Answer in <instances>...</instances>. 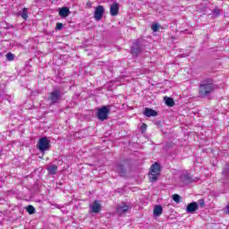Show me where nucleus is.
<instances>
[{
  "mask_svg": "<svg viewBox=\"0 0 229 229\" xmlns=\"http://www.w3.org/2000/svg\"><path fill=\"white\" fill-rule=\"evenodd\" d=\"M214 90H216V85H214L212 79H205L200 82L199 87V96L200 98H207V96H210Z\"/></svg>",
  "mask_w": 229,
  "mask_h": 229,
  "instance_id": "obj_1",
  "label": "nucleus"
},
{
  "mask_svg": "<svg viewBox=\"0 0 229 229\" xmlns=\"http://www.w3.org/2000/svg\"><path fill=\"white\" fill-rule=\"evenodd\" d=\"M148 176L151 182H155L158 180V176H160V165L158 163L156 162L150 166Z\"/></svg>",
  "mask_w": 229,
  "mask_h": 229,
  "instance_id": "obj_2",
  "label": "nucleus"
},
{
  "mask_svg": "<svg viewBox=\"0 0 229 229\" xmlns=\"http://www.w3.org/2000/svg\"><path fill=\"white\" fill-rule=\"evenodd\" d=\"M144 49V42L142 40H137L133 43L132 47L131 49V55L134 58H137L140 53H142V50Z\"/></svg>",
  "mask_w": 229,
  "mask_h": 229,
  "instance_id": "obj_3",
  "label": "nucleus"
},
{
  "mask_svg": "<svg viewBox=\"0 0 229 229\" xmlns=\"http://www.w3.org/2000/svg\"><path fill=\"white\" fill-rule=\"evenodd\" d=\"M110 114V106H104L98 110L97 117L99 121H106Z\"/></svg>",
  "mask_w": 229,
  "mask_h": 229,
  "instance_id": "obj_4",
  "label": "nucleus"
},
{
  "mask_svg": "<svg viewBox=\"0 0 229 229\" xmlns=\"http://www.w3.org/2000/svg\"><path fill=\"white\" fill-rule=\"evenodd\" d=\"M49 148H51V141H49L47 137L39 139L38 142V148L39 149V151H41V153H44V151H47Z\"/></svg>",
  "mask_w": 229,
  "mask_h": 229,
  "instance_id": "obj_5",
  "label": "nucleus"
},
{
  "mask_svg": "<svg viewBox=\"0 0 229 229\" xmlns=\"http://www.w3.org/2000/svg\"><path fill=\"white\" fill-rule=\"evenodd\" d=\"M180 182L182 187H185V185H189V183H192V182H196V180L191 176V174L184 173L181 175Z\"/></svg>",
  "mask_w": 229,
  "mask_h": 229,
  "instance_id": "obj_6",
  "label": "nucleus"
},
{
  "mask_svg": "<svg viewBox=\"0 0 229 229\" xmlns=\"http://www.w3.org/2000/svg\"><path fill=\"white\" fill-rule=\"evenodd\" d=\"M60 90L55 89L54 92H51L48 96V100L50 101V105H56V103H60L61 98Z\"/></svg>",
  "mask_w": 229,
  "mask_h": 229,
  "instance_id": "obj_7",
  "label": "nucleus"
},
{
  "mask_svg": "<svg viewBox=\"0 0 229 229\" xmlns=\"http://www.w3.org/2000/svg\"><path fill=\"white\" fill-rule=\"evenodd\" d=\"M128 167H130V163L128 160H124L116 165L115 171H117V173L120 174H126V169H128Z\"/></svg>",
  "mask_w": 229,
  "mask_h": 229,
  "instance_id": "obj_8",
  "label": "nucleus"
},
{
  "mask_svg": "<svg viewBox=\"0 0 229 229\" xmlns=\"http://www.w3.org/2000/svg\"><path fill=\"white\" fill-rule=\"evenodd\" d=\"M104 14H105V7H103V5H98L95 9L94 19L96 21H101V19H103Z\"/></svg>",
  "mask_w": 229,
  "mask_h": 229,
  "instance_id": "obj_9",
  "label": "nucleus"
},
{
  "mask_svg": "<svg viewBox=\"0 0 229 229\" xmlns=\"http://www.w3.org/2000/svg\"><path fill=\"white\" fill-rule=\"evenodd\" d=\"M89 208L90 212H93V214H99V212H101V204L98 200H95L89 205Z\"/></svg>",
  "mask_w": 229,
  "mask_h": 229,
  "instance_id": "obj_10",
  "label": "nucleus"
},
{
  "mask_svg": "<svg viewBox=\"0 0 229 229\" xmlns=\"http://www.w3.org/2000/svg\"><path fill=\"white\" fill-rule=\"evenodd\" d=\"M198 208H199L198 202H191L190 204H188L186 208V211L188 214H193V212H196Z\"/></svg>",
  "mask_w": 229,
  "mask_h": 229,
  "instance_id": "obj_11",
  "label": "nucleus"
},
{
  "mask_svg": "<svg viewBox=\"0 0 229 229\" xmlns=\"http://www.w3.org/2000/svg\"><path fill=\"white\" fill-rule=\"evenodd\" d=\"M110 13H111L112 17H115V16L119 15V4L114 3L113 4H111Z\"/></svg>",
  "mask_w": 229,
  "mask_h": 229,
  "instance_id": "obj_12",
  "label": "nucleus"
},
{
  "mask_svg": "<svg viewBox=\"0 0 229 229\" xmlns=\"http://www.w3.org/2000/svg\"><path fill=\"white\" fill-rule=\"evenodd\" d=\"M128 210H130V206L123 204L122 206H119L116 208V212L119 216H123V214H126V212H128Z\"/></svg>",
  "mask_w": 229,
  "mask_h": 229,
  "instance_id": "obj_13",
  "label": "nucleus"
},
{
  "mask_svg": "<svg viewBox=\"0 0 229 229\" xmlns=\"http://www.w3.org/2000/svg\"><path fill=\"white\" fill-rule=\"evenodd\" d=\"M144 115L146 117H157V115H158V113H157L155 110H153L149 107H147V108H145Z\"/></svg>",
  "mask_w": 229,
  "mask_h": 229,
  "instance_id": "obj_14",
  "label": "nucleus"
},
{
  "mask_svg": "<svg viewBox=\"0 0 229 229\" xmlns=\"http://www.w3.org/2000/svg\"><path fill=\"white\" fill-rule=\"evenodd\" d=\"M222 175L225 178V180H229V163H226L224 165V168L222 170Z\"/></svg>",
  "mask_w": 229,
  "mask_h": 229,
  "instance_id": "obj_15",
  "label": "nucleus"
},
{
  "mask_svg": "<svg viewBox=\"0 0 229 229\" xmlns=\"http://www.w3.org/2000/svg\"><path fill=\"white\" fill-rule=\"evenodd\" d=\"M162 212H164V209L162 208V206L157 205L154 208L153 214L156 217H158L159 216H162Z\"/></svg>",
  "mask_w": 229,
  "mask_h": 229,
  "instance_id": "obj_16",
  "label": "nucleus"
},
{
  "mask_svg": "<svg viewBox=\"0 0 229 229\" xmlns=\"http://www.w3.org/2000/svg\"><path fill=\"white\" fill-rule=\"evenodd\" d=\"M69 9L67 7H63L59 10L60 17H69Z\"/></svg>",
  "mask_w": 229,
  "mask_h": 229,
  "instance_id": "obj_17",
  "label": "nucleus"
},
{
  "mask_svg": "<svg viewBox=\"0 0 229 229\" xmlns=\"http://www.w3.org/2000/svg\"><path fill=\"white\" fill-rule=\"evenodd\" d=\"M164 101L166 106H174V100L169 97H165Z\"/></svg>",
  "mask_w": 229,
  "mask_h": 229,
  "instance_id": "obj_18",
  "label": "nucleus"
},
{
  "mask_svg": "<svg viewBox=\"0 0 229 229\" xmlns=\"http://www.w3.org/2000/svg\"><path fill=\"white\" fill-rule=\"evenodd\" d=\"M21 17L24 19V21L28 20V8H23L21 11L19 12Z\"/></svg>",
  "mask_w": 229,
  "mask_h": 229,
  "instance_id": "obj_19",
  "label": "nucleus"
},
{
  "mask_svg": "<svg viewBox=\"0 0 229 229\" xmlns=\"http://www.w3.org/2000/svg\"><path fill=\"white\" fill-rule=\"evenodd\" d=\"M56 171H58V166L55 165H53L50 167H48L49 174H56Z\"/></svg>",
  "mask_w": 229,
  "mask_h": 229,
  "instance_id": "obj_20",
  "label": "nucleus"
},
{
  "mask_svg": "<svg viewBox=\"0 0 229 229\" xmlns=\"http://www.w3.org/2000/svg\"><path fill=\"white\" fill-rule=\"evenodd\" d=\"M7 62H13L15 60V55H13L12 52H9L5 55Z\"/></svg>",
  "mask_w": 229,
  "mask_h": 229,
  "instance_id": "obj_21",
  "label": "nucleus"
},
{
  "mask_svg": "<svg viewBox=\"0 0 229 229\" xmlns=\"http://www.w3.org/2000/svg\"><path fill=\"white\" fill-rule=\"evenodd\" d=\"M35 211H36V209H35V207H33V206H31V205H29L28 207H27V212L29 213V214H35Z\"/></svg>",
  "mask_w": 229,
  "mask_h": 229,
  "instance_id": "obj_22",
  "label": "nucleus"
},
{
  "mask_svg": "<svg viewBox=\"0 0 229 229\" xmlns=\"http://www.w3.org/2000/svg\"><path fill=\"white\" fill-rule=\"evenodd\" d=\"M214 17H219V15L221 14V11L216 7L215 9H213V12H212Z\"/></svg>",
  "mask_w": 229,
  "mask_h": 229,
  "instance_id": "obj_23",
  "label": "nucleus"
},
{
  "mask_svg": "<svg viewBox=\"0 0 229 229\" xmlns=\"http://www.w3.org/2000/svg\"><path fill=\"white\" fill-rule=\"evenodd\" d=\"M173 199L175 201V203H180V200L182 199V197L178 194H174L173 195Z\"/></svg>",
  "mask_w": 229,
  "mask_h": 229,
  "instance_id": "obj_24",
  "label": "nucleus"
},
{
  "mask_svg": "<svg viewBox=\"0 0 229 229\" xmlns=\"http://www.w3.org/2000/svg\"><path fill=\"white\" fill-rule=\"evenodd\" d=\"M151 30L152 31L157 32L160 30V25H158V23H155L151 26Z\"/></svg>",
  "mask_w": 229,
  "mask_h": 229,
  "instance_id": "obj_25",
  "label": "nucleus"
},
{
  "mask_svg": "<svg viewBox=\"0 0 229 229\" xmlns=\"http://www.w3.org/2000/svg\"><path fill=\"white\" fill-rule=\"evenodd\" d=\"M198 205H199L201 208H203L205 207V199H199Z\"/></svg>",
  "mask_w": 229,
  "mask_h": 229,
  "instance_id": "obj_26",
  "label": "nucleus"
},
{
  "mask_svg": "<svg viewBox=\"0 0 229 229\" xmlns=\"http://www.w3.org/2000/svg\"><path fill=\"white\" fill-rule=\"evenodd\" d=\"M62 28H64V24H62V23H56L55 30H62Z\"/></svg>",
  "mask_w": 229,
  "mask_h": 229,
  "instance_id": "obj_27",
  "label": "nucleus"
},
{
  "mask_svg": "<svg viewBox=\"0 0 229 229\" xmlns=\"http://www.w3.org/2000/svg\"><path fill=\"white\" fill-rule=\"evenodd\" d=\"M147 128H148V125H147L146 123H142V125H141V130H142L143 131H146Z\"/></svg>",
  "mask_w": 229,
  "mask_h": 229,
  "instance_id": "obj_28",
  "label": "nucleus"
},
{
  "mask_svg": "<svg viewBox=\"0 0 229 229\" xmlns=\"http://www.w3.org/2000/svg\"><path fill=\"white\" fill-rule=\"evenodd\" d=\"M87 6H92V3L91 2H88L87 3Z\"/></svg>",
  "mask_w": 229,
  "mask_h": 229,
  "instance_id": "obj_29",
  "label": "nucleus"
}]
</instances>
